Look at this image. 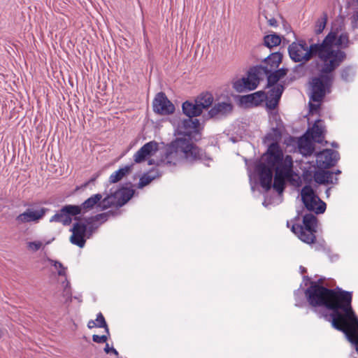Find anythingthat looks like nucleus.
<instances>
[{
  "instance_id": "32",
  "label": "nucleus",
  "mask_w": 358,
  "mask_h": 358,
  "mask_svg": "<svg viewBox=\"0 0 358 358\" xmlns=\"http://www.w3.org/2000/svg\"><path fill=\"white\" fill-rule=\"evenodd\" d=\"M63 286L62 296L65 299V302H71L72 299V292L70 286V282L65 278L62 282Z\"/></svg>"
},
{
  "instance_id": "4",
  "label": "nucleus",
  "mask_w": 358,
  "mask_h": 358,
  "mask_svg": "<svg viewBox=\"0 0 358 358\" xmlns=\"http://www.w3.org/2000/svg\"><path fill=\"white\" fill-rule=\"evenodd\" d=\"M329 36L331 38L327 43V50L331 53L327 56V59H324L323 72H333L346 58V54L344 51L339 49L334 50L333 46L335 45L338 48L345 49L350 44L349 36L346 32L338 34V29L336 31L331 30L324 38H327Z\"/></svg>"
},
{
  "instance_id": "56",
  "label": "nucleus",
  "mask_w": 358,
  "mask_h": 358,
  "mask_svg": "<svg viewBox=\"0 0 358 358\" xmlns=\"http://www.w3.org/2000/svg\"><path fill=\"white\" fill-rule=\"evenodd\" d=\"M329 192H330V188H328L326 191V194H327V196H329Z\"/></svg>"
},
{
  "instance_id": "18",
  "label": "nucleus",
  "mask_w": 358,
  "mask_h": 358,
  "mask_svg": "<svg viewBox=\"0 0 358 358\" xmlns=\"http://www.w3.org/2000/svg\"><path fill=\"white\" fill-rule=\"evenodd\" d=\"M199 121L197 119H192L188 117L183 120L178 126V131L180 134L191 136L192 134L196 133L199 127Z\"/></svg>"
},
{
  "instance_id": "55",
  "label": "nucleus",
  "mask_w": 358,
  "mask_h": 358,
  "mask_svg": "<svg viewBox=\"0 0 358 358\" xmlns=\"http://www.w3.org/2000/svg\"><path fill=\"white\" fill-rule=\"evenodd\" d=\"M271 134H268L266 138L267 139H270V138H271Z\"/></svg>"
},
{
  "instance_id": "63",
  "label": "nucleus",
  "mask_w": 358,
  "mask_h": 358,
  "mask_svg": "<svg viewBox=\"0 0 358 358\" xmlns=\"http://www.w3.org/2000/svg\"><path fill=\"white\" fill-rule=\"evenodd\" d=\"M357 17H358V12H357Z\"/></svg>"
},
{
  "instance_id": "22",
  "label": "nucleus",
  "mask_w": 358,
  "mask_h": 358,
  "mask_svg": "<svg viewBox=\"0 0 358 358\" xmlns=\"http://www.w3.org/2000/svg\"><path fill=\"white\" fill-rule=\"evenodd\" d=\"M306 134H309L310 139L318 143H322L324 139L323 128L320 124V121H317L313 126L310 130H308Z\"/></svg>"
},
{
  "instance_id": "39",
  "label": "nucleus",
  "mask_w": 358,
  "mask_h": 358,
  "mask_svg": "<svg viewBox=\"0 0 358 358\" xmlns=\"http://www.w3.org/2000/svg\"><path fill=\"white\" fill-rule=\"evenodd\" d=\"M43 245L42 241H35L27 243V248L31 252H36L40 250Z\"/></svg>"
},
{
  "instance_id": "25",
  "label": "nucleus",
  "mask_w": 358,
  "mask_h": 358,
  "mask_svg": "<svg viewBox=\"0 0 358 358\" xmlns=\"http://www.w3.org/2000/svg\"><path fill=\"white\" fill-rule=\"evenodd\" d=\"M213 101V96L210 93L206 92L201 94L195 102L198 104L199 107L203 110V109L207 108L210 106Z\"/></svg>"
},
{
  "instance_id": "54",
  "label": "nucleus",
  "mask_w": 358,
  "mask_h": 358,
  "mask_svg": "<svg viewBox=\"0 0 358 358\" xmlns=\"http://www.w3.org/2000/svg\"><path fill=\"white\" fill-rule=\"evenodd\" d=\"M304 280L310 281V278L308 276L303 277Z\"/></svg>"
},
{
  "instance_id": "21",
  "label": "nucleus",
  "mask_w": 358,
  "mask_h": 358,
  "mask_svg": "<svg viewBox=\"0 0 358 358\" xmlns=\"http://www.w3.org/2000/svg\"><path fill=\"white\" fill-rule=\"evenodd\" d=\"M103 196L101 194H96L91 196L90 198H88L87 200H85L81 206H79L80 207V212L82 210H84L85 211H87L89 210L92 209L95 206H97L102 210H105L106 208H103L100 205L101 203L103 201Z\"/></svg>"
},
{
  "instance_id": "24",
  "label": "nucleus",
  "mask_w": 358,
  "mask_h": 358,
  "mask_svg": "<svg viewBox=\"0 0 358 358\" xmlns=\"http://www.w3.org/2000/svg\"><path fill=\"white\" fill-rule=\"evenodd\" d=\"M133 165H127L124 167L119 169L117 171L113 173L110 178L109 182L110 183H116L122 180L124 176L128 175L132 170Z\"/></svg>"
},
{
  "instance_id": "47",
  "label": "nucleus",
  "mask_w": 358,
  "mask_h": 358,
  "mask_svg": "<svg viewBox=\"0 0 358 358\" xmlns=\"http://www.w3.org/2000/svg\"><path fill=\"white\" fill-rule=\"evenodd\" d=\"M352 27L353 29L358 27L357 18L355 16H353L352 18Z\"/></svg>"
},
{
  "instance_id": "15",
  "label": "nucleus",
  "mask_w": 358,
  "mask_h": 358,
  "mask_svg": "<svg viewBox=\"0 0 358 358\" xmlns=\"http://www.w3.org/2000/svg\"><path fill=\"white\" fill-rule=\"evenodd\" d=\"M158 149L159 145L156 141L146 143L134 154V160L136 163H141L148 157L153 156Z\"/></svg>"
},
{
  "instance_id": "46",
  "label": "nucleus",
  "mask_w": 358,
  "mask_h": 358,
  "mask_svg": "<svg viewBox=\"0 0 358 358\" xmlns=\"http://www.w3.org/2000/svg\"><path fill=\"white\" fill-rule=\"evenodd\" d=\"M309 107H310V111H314V110H317L319 107H320V103H309Z\"/></svg>"
},
{
  "instance_id": "1",
  "label": "nucleus",
  "mask_w": 358,
  "mask_h": 358,
  "mask_svg": "<svg viewBox=\"0 0 358 358\" xmlns=\"http://www.w3.org/2000/svg\"><path fill=\"white\" fill-rule=\"evenodd\" d=\"M293 160L290 155L283 158V153L277 143H272L263 155L262 161L257 162L255 171L259 177L261 186L268 191L272 186L273 172L290 179L293 176Z\"/></svg>"
},
{
  "instance_id": "53",
  "label": "nucleus",
  "mask_w": 358,
  "mask_h": 358,
  "mask_svg": "<svg viewBox=\"0 0 358 358\" xmlns=\"http://www.w3.org/2000/svg\"><path fill=\"white\" fill-rule=\"evenodd\" d=\"M334 174L336 175H339L341 173V171L340 170H336V171L335 173H334Z\"/></svg>"
},
{
  "instance_id": "8",
  "label": "nucleus",
  "mask_w": 358,
  "mask_h": 358,
  "mask_svg": "<svg viewBox=\"0 0 358 358\" xmlns=\"http://www.w3.org/2000/svg\"><path fill=\"white\" fill-rule=\"evenodd\" d=\"M301 199L305 207L317 214L323 213L326 210V203L317 196L309 185H305L301 191Z\"/></svg>"
},
{
  "instance_id": "17",
  "label": "nucleus",
  "mask_w": 358,
  "mask_h": 358,
  "mask_svg": "<svg viewBox=\"0 0 358 358\" xmlns=\"http://www.w3.org/2000/svg\"><path fill=\"white\" fill-rule=\"evenodd\" d=\"M233 105L230 100L218 101L208 111V115L212 118H220L231 113Z\"/></svg>"
},
{
  "instance_id": "34",
  "label": "nucleus",
  "mask_w": 358,
  "mask_h": 358,
  "mask_svg": "<svg viewBox=\"0 0 358 358\" xmlns=\"http://www.w3.org/2000/svg\"><path fill=\"white\" fill-rule=\"evenodd\" d=\"M327 175H329V171H317L314 173V180L317 183L326 184Z\"/></svg>"
},
{
  "instance_id": "26",
  "label": "nucleus",
  "mask_w": 358,
  "mask_h": 358,
  "mask_svg": "<svg viewBox=\"0 0 358 358\" xmlns=\"http://www.w3.org/2000/svg\"><path fill=\"white\" fill-rule=\"evenodd\" d=\"M340 73L343 81L351 82L353 80L356 74L355 67L353 66H345L341 70Z\"/></svg>"
},
{
  "instance_id": "38",
  "label": "nucleus",
  "mask_w": 358,
  "mask_h": 358,
  "mask_svg": "<svg viewBox=\"0 0 358 358\" xmlns=\"http://www.w3.org/2000/svg\"><path fill=\"white\" fill-rule=\"evenodd\" d=\"M96 321L97 324V327L104 328L107 334H109V329L108 325L101 313L97 314Z\"/></svg>"
},
{
  "instance_id": "57",
  "label": "nucleus",
  "mask_w": 358,
  "mask_h": 358,
  "mask_svg": "<svg viewBox=\"0 0 358 358\" xmlns=\"http://www.w3.org/2000/svg\"><path fill=\"white\" fill-rule=\"evenodd\" d=\"M331 145H332L333 147H335V148H336V147L338 146L337 143H334H334H332Z\"/></svg>"
},
{
  "instance_id": "41",
  "label": "nucleus",
  "mask_w": 358,
  "mask_h": 358,
  "mask_svg": "<svg viewBox=\"0 0 358 358\" xmlns=\"http://www.w3.org/2000/svg\"><path fill=\"white\" fill-rule=\"evenodd\" d=\"M329 175H327L326 184H336L338 182V178L334 177V172L329 171Z\"/></svg>"
},
{
  "instance_id": "3",
  "label": "nucleus",
  "mask_w": 358,
  "mask_h": 358,
  "mask_svg": "<svg viewBox=\"0 0 358 358\" xmlns=\"http://www.w3.org/2000/svg\"><path fill=\"white\" fill-rule=\"evenodd\" d=\"M331 37L324 38L322 43H311L309 45L303 40L293 42L289 45L288 52L291 59L295 62H306L314 57H317L324 65V59L331 52L327 50V44Z\"/></svg>"
},
{
  "instance_id": "51",
  "label": "nucleus",
  "mask_w": 358,
  "mask_h": 358,
  "mask_svg": "<svg viewBox=\"0 0 358 358\" xmlns=\"http://www.w3.org/2000/svg\"><path fill=\"white\" fill-rule=\"evenodd\" d=\"M5 331L0 328V338L4 335Z\"/></svg>"
},
{
  "instance_id": "37",
  "label": "nucleus",
  "mask_w": 358,
  "mask_h": 358,
  "mask_svg": "<svg viewBox=\"0 0 358 358\" xmlns=\"http://www.w3.org/2000/svg\"><path fill=\"white\" fill-rule=\"evenodd\" d=\"M110 215V213L109 212L103 213L101 214L96 215L95 216L90 217L89 219L90 221H88L87 223L91 224L93 222H99V221H101V223H103L108 220Z\"/></svg>"
},
{
  "instance_id": "13",
  "label": "nucleus",
  "mask_w": 358,
  "mask_h": 358,
  "mask_svg": "<svg viewBox=\"0 0 358 358\" xmlns=\"http://www.w3.org/2000/svg\"><path fill=\"white\" fill-rule=\"evenodd\" d=\"M48 209L45 208H29L24 213L17 216L18 223L38 222L45 215Z\"/></svg>"
},
{
  "instance_id": "29",
  "label": "nucleus",
  "mask_w": 358,
  "mask_h": 358,
  "mask_svg": "<svg viewBox=\"0 0 358 358\" xmlns=\"http://www.w3.org/2000/svg\"><path fill=\"white\" fill-rule=\"evenodd\" d=\"M264 41L266 46L268 48H272L280 44L281 38L280 37V36L274 34L266 36L264 37Z\"/></svg>"
},
{
  "instance_id": "10",
  "label": "nucleus",
  "mask_w": 358,
  "mask_h": 358,
  "mask_svg": "<svg viewBox=\"0 0 358 358\" xmlns=\"http://www.w3.org/2000/svg\"><path fill=\"white\" fill-rule=\"evenodd\" d=\"M79 214H80V207L79 206L66 205L51 217L50 222H59L67 226L72 222L71 216Z\"/></svg>"
},
{
  "instance_id": "5",
  "label": "nucleus",
  "mask_w": 358,
  "mask_h": 358,
  "mask_svg": "<svg viewBox=\"0 0 358 358\" xmlns=\"http://www.w3.org/2000/svg\"><path fill=\"white\" fill-rule=\"evenodd\" d=\"M317 217L310 213L303 217L302 224L294 223L292 225V231L303 242L313 243L316 237Z\"/></svg>"
},
{
  "instance_id": "23",
  "label": "nucleus",
  "mask_w": 358,
  "mask_h": 358,
  "mask_svg": "<svg viewBox=\"0 0 358 358\" xmlns=\"http://www.w3.org/2000/svg\"><path fill=\"white\" fill-rule=\"evenodd\" d=\"M182 111L188 117H194L201 114V110L198 104L195 102L192 103L188 101L182 103Z\"/></svg>"
},
{
  "instance_id": "14",
  "label": "nucleus",
  "mask_w": 358,
  "mask_h": 358,
  "mask_svg": "<svg viewBox=\"0 0 358 358\" xmlns=\"http://www.w3.org/2000/svg\"><path fill=\"white\" fill-rule=\"evenodd\" d=\"M72 235L70 237V242L75 245L83 248L86 243L87 226L85 224L76 222L71 229Z\"/></svg>"
},
{
  "instance_id": "27",
  "label": "nucleus",
  "mask_w": 358,
  "mask_h": 358,
  "mask_svg": "<svg viewBox=\"0 0 358 358\" xmlns=\"http://www.w3.org/2000/svg\"><path fill=\"white\" fill-rule=\"evenodd\" d=\"M248 101L256 106L266 101V94L263 91H259L247 96Z\"/></svg>"
},
{
  "instance_id": "62",
  "label": "nucleus",
  "mask_w": 358,
  "mask_h": 358,
  "mask_svg": "<svg viewBox=\"0 0 358 358\" xmlns=\"http://www.w3.org/2000/svg\"><path fill=\"white\" fill-rule=\"evenodd\" d=\"M287 227H289V222H287Z\"/></svg>"
},
{
  "instance_id": "43",
  "label": "nucleus",
  "mask_w": 358,
  "mask_h": 358,
  "mask_svg": "<svg viewBox=\"0 0 358 358\" xmlns=\"http://www.w3.org/2000/svg\"><path fill=\"white\" fill-rule=\"evenodd\" d=\"M104 351L108 354V353H113L114 355H118V352L113 347H109V345L108 343H106L105 348H104Z\"/></svg>"
},
{
  "instance_id": "52",
  "label": "nucleus",
  "mask_w": 358,
  "mask_h": 358,
  "mask_svg": "<svg viewBox=\"0 0 358 358\" xmlns=\"http://www.w3.org/2000/svg\"><path fill=\"white\" fill-rule=\"evenodd\" d=\"M53 240H54V238H52V239H51V240H48V241H45V245H49V244H50Z\"/></svg>"
},
{
  "instance_id": "61",
  "label": "nucleus",
  "mask_w": 358,
  "mask_h": 358,
  "mask_svg": "<svg viewBox=\"0 0 358 358\" xmlns=\"http://www.w3.org/2000/svg\"><path fill=\"white\" fill-rule=\"evenodd\" d=\"M355 41H358V34L355 37Z\"/></svg>"
},
{
  "instance_id": "16",
  "label": "nucleus",
  "mask_w": 358,
  "mask_h": 358,
  "mask_svg": "<svg viewBox=\"0 0 358 358\" xmlns=\"http://www.w3.org/2000/svg\"><path fill=\"white\" fill-rule=\"evenodd\" d=\"M269 87V90L266 94V106L269 110H273L278 106L285 87L281 84Z\"/></svg>"
},
{
  "instance_id": "6",
  "label": "nucleus",
  "mask_w": 358,
  "mask_h": 358,
  "mask_svg": "<svg viewBox=\"0 0 358 358\" xmlns=\"http://www.w3.org/2000/svg\"><path fill=\"white\" fill-rule=\"evenodd\" d=\"M320 74L315 77L311 82L310 101L320 103L327 92H329L333 83L332 72H323L322 64L320 69Z\"/></svg>"
},
{
  "instance_id": "36",
  "label": "nucleus",
  "mask_w": 358,
  "mask_h": 358,
  "mask_svg": "<svg viewBox=\"0 0 358 358\" xmlns=\"http://www.w3.org/2000/svg\"><path fill=\"white\" fill-rule=\"evenodd\" d=\"M155 176H152L150 173L144 174L139 180L138 187L139 188H143V187L148 185L150 182H152L155 178Z\"/></svg>"
},
{
  "instance_id": "49",
  "label": "nucleus",
  "mask_w": 358,
  "mask_h": 358,
  "mask_svg": "<svg viewBox=\"0 0 358 358\" xmlns=\"http://www.w3.org/2000/svg\"><path fill=\"white\" fill-rule=\"evenodd\" d=\"M95 327H97V324L94 321H93V320L89 321V322L87 324V327L89 329H92V328H94Z\"/></svg>"
},
{
  "instance_id": "2",
  "label": "nucleus",
  "mask_w": 358,
  "mask_h": 358,
  "mask_svg": "<svg viewBox=\"0 0 358 358\" xmlns=\"http://www.w3.org/2000/svg\"><path fill=\"white\" fill-rule=\"evenodd\" d=\"M201 160L205 163L211 159L198 147L187 139L178 138L168 148L162 163L168 167H173L183 162L192 163Z\"/></svg>"
},
{
  "instance_id": "12",
  "label": "nucleus",
  "mask_w": 358,
  "mask_h": 358,
  "mask_svg": "<svg viewBox=\"0 0 358 358\" xmlns=\"http://www.w3.org/2000/svg\"><path fill=\"white\" fill-rule=\"evenodd\" d=\"M338 159V152L331 149H325L316 155L317 166L321 169L334 166Z\"/></svg>"
},
{
  "instance_id": "30",
  "label": "nucleus",
  "mask_w": 358,
  "mask_h": 358,
  "mask_svg": "<svg viewBox=\"0 0 358 358\" xmlns=\"http://www.w3.org/2000/svg\"><path fill=\"white\" fill-rule=\"evenodd\" d=\"M285 179L287 178L285 177L275 174L273 187L278 192L279 194H281L284 190Z\"/></svg>"
},
{
  "instance_id": "48",
  "label": "nucleus",
  "mask_w": 358,
  "mask_h": 358,
  "mask_svg": "<svg viewBox=\"0 0 358 358\" xmlns=\"http://www.w3.org/2000/svg\"><path fill=\"white\" fill-rule=\"evenodd\" d=\"M268 24L271 27H276L277 26V20L275 19V18H271L270 20H268Z\"/></svg>"
},
{
  "instance_id": "59",
  "label": "nucleus",
  "mask_w": 358,
  "mask_h": 358,
  "mask_svg": "<svg viewBox=\"0 0 358 358\" xmlns=\"http://www.w3.org/2000/svg\"><path fill=\"white\" fill-rule=\"evenodd\" d=\"M149 164H150V165L153 164V160H150L149 161Z\"/></svg>"
},
{
  "instance_id": "42",
  "label": "nucleus",
  "mask_w": 358,
  "mask_h": 358,
  "mask_svg": "<svg viewBox=\"0 0 358 358\" xmlns=\"http://www.w3.org/2000/svg\"><path fill=\"white\" fill-rule=\"evenodd\" d=\"M275 73H276L277 76L279 77V79L280 80L282 78L287 72V69L281 68L280 69H276L275 70H273Z\"/></svg>"
},
{
  "instance_id": "44",
  "label": "nucleus",
  "mask_w": 358,
  "mask_h": 358,
  "mask_svg": "<svg viewBox=\"0 0 358 358\" xmlns=\"http://www.w3.org/2000/svg\"><path fill=\"white\" fill-rule=\"evenodd\" d=\"M272 129H273V132L274 135L277 138L280 137V136H281V130H280V124L279 123H277L276 127L275 128H273Z\"/></svg>"
},
{
  "instance_id": "20",
  "label": "nucleus",
  "mask_w": 358,
  "mask_h": 358,
  "mask_svg": "<svg viewBox=\"0 0 358 358\" xmlns=\"http://www.w3.org/2000/svg\"><path fill=\"white\" fill-rule=\"evenodd\" d=\"M298 148L303 156H310L314 152V145L309 137V134H305L298 140Z\"/></svg>"
},
{
  "instance_id": "35",
  "label": "nucleus",
  "mask_w": 358,
  "mask_h": 358,
  "mask_svg": "<svg viewBox=\"0 0 358 358\" xmlns=\"http://www.w3.org/2000/svg\"><path fill=\"white\" fill-rule=\"evenodd\" d=\"M265 76L267 78V86L268 87H273L278 83V82L280 80L279 77L277 76L276 73L274 71H271V73H268L267 74H265Z\"/></svg>"
},
{
  "instance_id": "9",
  "label": "nucleus",
  "mask_w": 358,
  "mask_h": 358,
  "mask_svg": "<svg viewBox=\"0 0 358 358\" xmlns=\"http://www.w3.org/2000/svg\"><path fill=\"white\" fill-rule=\"evenodd\" d=\"M134 190L131 188H122L114 194L107 195L103 198L101 206L103 208H108L111 206L121 207L124 205L134 196Z\"/></svg>"
},
{
  "instance_id": "11",
  "label": "nucleus",
  "mask_w": 358,
  "mask_h": 358,
  "mask_svg": "<svg viewBox=\"0 0 358 358\" xmlns=\"http://www.w3.org/2000/svg\"><path fill=\"white\" fill-rule=\"evenodd\" d=\"M152 108L155 113L162 115H170L175 110L174 105L164 92L157 94L152 102Z\"/></svg>"
},
{
  "instance_id": "7",
  "label": "nucleus",
  "mask_w": 358,
  "mask_h": 358,
  "mask_svg": "<svg viewBox=\"0 0 358 358\" xmlns=\"http://www.w3.org/2000/svg\"><path fill=\"white\" fill-rule=\"evenodd\" d=\"M265 77V70L261 66L250 68L247 77L236 80L233 84L234 89L238 92L254 90L259 84V81Z\"/></svg>"
},
{
  "instance_id": "60",
  "label": "nucleus",
  "mask_w": 358,
  "mask_h": 358,
  "mask_svg": "<svg viewBox=\"0 0 358 358\" xmlns=\"http://www.w3.org/2000/svg\"><path fill=\"white\" fill-rule=\"evenodd\" d=\"M352 1L353 2H355V3H357V5H358V0H352Z\"/></svg>"
},
{
  "instance_id": "19",
  "label": "nucleus",
  "mask_w": 358,
  "mask_h": 358,
  "mask_svg": "<svg viewBox=\"0 0 358 358\" xmlns=\"http://www.w3.org/2000/svg\"><path fill=\"white\" fill-rule=\"evenodd\" d=\"M282 59V55L279 52H276L268 56L264 60V65H259V66L264 69L265 70V74H267L279 67Z\"/></svg>"
},
{
  "instance_id": "33",
  "label": "nucleus",
  "mask_w": 358,
  "mask_h": 358,
  "mask_svg": "<svg viewBox=\"0 0 358 358\" xmlns=\"http://www.w3.org/2000/svg\"><path fill=\"white\" fill-rule=\"evenodd\" d=\"M294 295L295 299V306L297 307H302L306 303L304 301L305 290L299 288L294 292Z\"/></svg>"
},
{
  "instance_id": "31",
  "label": "nucleus",
  "mask_w": 358,
  "mask_h": 358,
  "mask_svg": "<svg viewBox=\"0 0 358 358\" xmlns=\"http://www.w3.org/2000/svg\"><path fill=\"white\" fill-rule=\"evenodd\" d=\"M327 14L324 13L322 16H321L320 18L317 19V20L315 22V33L316 34H321L327 24Z\"/></svg>"
},
{
  "instance_id": "40",
  "label": "nucleus",
  "mask_w": 358,
  "mask_h": 358,
  "mask_svg": "<svg viewBox=\"0 0 358 358\" xmlns=\"http://www.w3.org/2000/svg\"><path fill=\"white\" fill-rule=\"evenodd\" d=\"M107 339H108V336L106 335L99 336V335L94 334L92 336L93 341L95 343H106Z\"/></svg>"
},
{
  "instance_id": "28",
  "label": "nucleus",
  "mask_w": 358,
  "mask_h": 358,
  "mask_svg": "<svg viewBox=\"0 0 358 358\" xmlns=\"http://www.w3.org/2000/svg\"><path fill=\"white\" fill-rule=\"evenodd\" d=\"M46 261L52 266L57 271V274L60 276H64L66 278V267H64V265L57 260H53L50 258H47Z\"/></svg>"
},
{
  "instance_id": "58",
  "label": "nucleus",
  "mask_w": 358,
  "mask_h": 358,
  "mask_svg": "<svg viewBox=\"0 0 358 358\" xmlns=\"http://www.w3.org/2000/svg\"><path fill=\"white\" fill-rule=\"evenodd\" d=\"M265 207L268 206L266 201H264L262 203Z\"/></svg>"
},
{
  "instance_id": "45",
  "label": "nucleus",
  "mask_w": 358,
  "mask_h": 358,
  "mask_svg": "<svg viewBox=\"0 0 358 358\" xmlns=\"http://www.w3.org/2000/svg\"><path fill=\"white\" fill-rule=\"evenodd\" d=\"M98 227V226L96 227H94L93 225L90 226V227H87V238H90V237L91 236V235L92 234V233L94 232V231Z\"/></svg>"
},
{
  "instance_id": "50",
  "label": "nucleus",
  "mask_w": 358,
  "mask_h": 358,
  "mask_svg": "<svg viewBox=\"0 0 358 358\" xmlns=\"http://www.w3.org/2000/svg\"><path fill=\"white\" fill-rule=\"evenodd\" d=\"M300 270H301V273H303L306 272V268H304V267H303L301 266H300Z\"/></svg>"
}]
</instances>
